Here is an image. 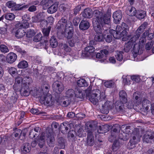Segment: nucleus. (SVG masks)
Returning a JSON list of instances; mask_svg holds the SVG:
<instances>
[{"label": "nucleus", "mask_w": 154, "mask_h": 154, "mask_svg": "<svg viewBox=\"0 0 154 154\" xmlns=\"http://www.w3.org/2000/svg\"><path fill=\"white\" fill-rule=\"evenodd\" d=\"M97 123L95 121H90L86 124V129L88 132L87 139V145L89 146H93L94 143V141L92 132L97 127Z\"/></svg>", "instance_id": "f257e3e1"}, {"label": "nucleus", "mask_w": 154, "mask_h": 154, "mask_svg": "<svg viewBox=\"0 0 154 154\" xmlns=\"http://www.w3.org/2000/svg\"><path fill=\"white\" fill-rule=\"evenodd\" d=\"M92 13L95 19V21L106 23L109 21H111V13L109 11L103 14L102 12L99 10H96L94 11Z\"/></svg>", "instance_id": "f03ea898"}, {"label": "nucleus", "mask_w": 154, "mask_h": 154, "mask_svg": "<svg viewBox=\"0 0 154 154\" xmlns=\"http://www.w3.org/2000/svg\"><path fill=\"white\" fill-rule=\"evenodd\" d=\"M128 37L130 38V39L127 43H125L124 49V51L126 52H129L132 48L133 50L135 51V46L136 44V42L138 39L133 35H130Z\"/></svg>", "instance_id": "7ed1b4c3"}, {"label": "nucleus", "mask_w": 154, "mask_h": 154, "mask_svg": "<svg viewBox=\"0 0 154 154\" xmlns=\"http://www.w3.org/2000/svg\"><path fill=\"white\" fill-rule=\"evenodd\" d=\"M122 26L123 27L124 29L122 31V32H117L113 29H111L110 30L109 32L112 34L114 38L119 39L120 38L123 36L127 35L128 33L127 31L128 30V26L124 23H122Z\"/></svg>", "instance_id": "20e7f679"}, {"label": "nucleus", "mask_w": 154, "mask_h": 154, "mask_svg": "<svg viewBox=\"0 0 154 154\" xmlns=\"http://www.w3.org/2000/svg\"><path fill=\"white\" fill-rule=\"evenodd\" d=\"M111 21H109L108 23H100L99 22L95 21L93 23V28L96 33H102L103 30L106 31L107 30L105 29L104 26L106 24L109 25Z\"/></svg>", "instance_id": "39448f33"}, {"label": "nucleus", "mask_w": 154, "mask_h": 154, "mask_svg": "<svg viewBox=\"0 0 154 154\" xmlns=\"http://www.w3.org/2000/svg\"><path fill=\"white\" fill-rule=\"evenodd\" d=\"M100 93V91L98 89H93L90 94L88 95L89 100L94 104H96L99 101L98 95Z\"/></svg>", "instance_id": "423d86ee"}, {"label": "nucleus", "mask_w": 154, "mask_h": 154, "mask_svg": "<svg viewBox=\"0 0 154 154\" xmlns=\"http://www.w3.org/2000/svg\"><path fill=\"white\" fill-rule=\"evenodd\" d=\"M46 136L47 137L46 140L48 145L49 146H52L54 143L55 139L53 135V131L50 128L47 130Z\"/></svg>", "instance_id": "0eeeda50"}, {"label": "nucleus", "mask_w": 154, "mask_h": 154, "mask_svg": "<svg viewBox=\"0 0 154 154\" xmlns=\"http://www.w3.org/2000/svg\"><path fill=\"white\" fill-rule=\"evenodd\" d=\"M73 25L71 23H67L66 25L65 29V36L67 39H70L72 38L73 34Z\"/></svg>", "instance_id": "6e6552de"}, {"label": "nucleus", "mask_w": 154, "mask_h": 154, "mask_svg": "<svg viewBox=\"0 0 154 154\" xmlns=\"http://www.w3.org/2000/svg\"><path fill=\"white\" fill-rule=\"evenodd\" d=\"M143 140L144 142L151 143L154 140V131H146L143 137Z\"/></svg>", "instance_id": "1a4fd4ad"}, {"label": "nucleus", "mask_w": 154, "mask_h": 154, "mask_svg": "<svg viewBox=\"0 0 154 154\" xmlns=\"http://www.w3.org/2000/svg\"><path fill=\"white\" fill-rule=\"evenodd\" d=\"M95 51L94 47L93 46L89 45L85 48V51H82L81 54V57L84 58L88 57Z\"/></svg>", "instance_id": "9d476101"}, {"label": "nucleus", "mask_w": 154, "mask_h": 154, "mask_svg": "<svg viewBox=\"0 0 154 154\" xmlns=\"http://www.w3.org/2000/svg\"><path fill=\"white\" fill-rule=\"evenodd\" d=\"M52 96L51 94H48L43 97L42 96L40 99V101L42 103H44L47 106H50L52 104Z\"/></svg>", "instance_id": "9b49d317"}, {"label": "nucleus", "mask_w": 154, "mask_h": 154, "mask_svg": "<svg viewBox=\"0 0 154 154\" xmlns=\"http://www.w3.org/2000/svg\"><path fill=\"white\" fill-rule=\"evenodd\" d=\"M53 89L57 94H60L63 90L64 87L63 84L59 81H56L52 84Z\"/></svg>", "instance_id": "f8f14e48"}, {"label": "nucleus", "mask_w": 154, "mask_h": 154, "mask_svg": "<svg viewBox=\"0 0 154 154\" xmlns=\"http://www.w3.org/2000/svg\"><path fill=\"white\" fill-rule=\"evenodd\" d=\"M147 25L148 23L147 22L143 23L136 30L135 32L133 35L136 37V38H139L140 35L143 32L144 29L147 27Z\"/></svg>", "instance_id": "ddd939ff"}, {"label": "nucleus", "mask_w": 154, "mask_h": 154, "mask_svg": "<svg viewBox=\"0 0 154 154\" xmlns=\"http://www.w3.org/2000/svg\"><path fill=\"white\" fill-rule=\"evenodd\" d=\"M114 22L116 24L119 23L122 17V13L121 11L118 10L113 14Z\"/></svg>", "instance_id": "4468645a"}, {"label": "nucleus", "mask_w": 154, "mask_h": 154, "mask_svg": "<svg viewBox=\"0 0 154 154\" xmlns=\"http://www.w3.org/2000/svg\"><path fill=\"white\" fill-rule=\"evenodd\" d=\"M125 103L119 100L116 102L115 105L117 111L119 112H125V108L124 106V104Z\"/></svg>", "instance_id": "2eb2a0df"}, {"label": "nucleus", "mask_w": 154, "mask_h": 154, "mask_svg": "<svg viewBox=\"0 0 154 154\" xmlns=\"http://www.w3.org/2000/svg\"><path fill=\"white\" fill-rule=\"evenodd\" d=\"M92 13V9L88 8L84 10L81 13V14L83 17L87 19H90L93 17Z\"/></svg>", "instance_id": "dca6fc26"}, {"label": "nucleus", "mask_w": 154, "mask_h": 154, "mask_svg": "<svg viewBox=\"0 0 154 154\" xmlns=\"http://www.w3.org/2000/svg\"><path fill=\"white\" fill-rule=\"evenodd\" d=\"M20 92L21 95L22 96H28L30 94V90L29 86H24V85H21Z\"/></svg>", "instance_id": "f3484780"}, {"label": "nucleus", "mask_w": 154, "mask_h": 154, "mask_svg": "<svg viewBox=\"0 0 154 154\" xmlns=\"http://www.w3.org/2000/svg\"><path fill=\"white\" fill-rule=\"evenodd\" d=\"M17 55L13 52H11L7 56L6 60L9 63H12L14 62L17 58Z\"/></svg>", "instance_id": "a211bd4d"}, {"label": "nucleus", "mask_w": 154, "mask_h": 154, "mask_svg": "<svg viewBox=\"0 0 154 154\" xmlns=\"http://www.w3.org/2000/svg\"><path fill=\"white\" fill-rule=\"evenodd\" d=\"M41 129L39 127H36L34 129L29 131V137L30 138L33 139L35 137V136L38 135V133L40 131Z\"/></svg>", "instance_id": "6ab92c4d"}, {"label": "nucleus", "mask_w": 154, "mask_h": 154, "mask_svg": "<svg viewBox=\"0 0 154 154\" xmlns=\"http://www.w3.org/2000/svg\"><path fill=\"white\" fill-rule=\"evenodd\" d=\"M109 52L106 49H103L100 51V53H97L96 55L97 58H103V60L106 59L107 55L108 54Z\"/></svg>", "instance_id": "aec40b11"}, {"label": "nucleus", "mask_w": 154, "mask_h": 154, "mask_svg": "<svg viewBox=\"0 0 154 154\" xmlns=\"http://www.w3.org/2000/svg\"><path fill=\"white\" fill-rule=\"evenodd\" d=\"M119 100L124 103H126L127 102V94L124 90H121L119 93Z\"/></svg>", "instance_id": "412c9836"}, {"label": "nucleus", "mask_w": 154, "mask_h": 154, "mask_svg": "<svg viewBox=\"0 0 154 154\" xmlns=\"http://www.w3.org/2000/svg\"><path fill=\"white\" fill-rule=\"evenodd\" d=\"M89 26V23L88 21L85 20H82L79 25V29L82 31L87 30Z\"/></svg>", "instance_id": "4be33fe9"}, {"label": "nucleus", "mask_w": 154, "mask_h": 154, "mask_svg": "<svg viewBox=\"0 0 154 154\" xmlns=\"http://www.w3.org/2000/svg\"><path fill=\"white\" fill-rule=\"evenodd\" d=\"M66 96L69 98V99L72 101H75L74 98H75V93L74 91L72 89H69L66 92Z\"/></svg>", "instance_id": "5701e85b"}, {"label": "nucleus", "mask_w": 154, "mask_h": 154, "mask_svg": "<svg viewBox=\"0 0 154 154\" xmlns=\"http://www.w3.org/2000/svg\"><path fill=\"white\" fill-rule=\"evenodd\" d=\"M127 13L131 16H135L137 11L134 7L131 6H128L127 8Z\"/></svg>", "instance_id": "b1692460"}, {"label": "nucleus", "mask_w": 154, "mask_h": 154, "mask_svg": "<svg viewBox=\"0 0 154 154\" xmlns=\"http://www.w3.org/2000/svg\"><path fill=\"white\" fill-rule=\"evenodd\" d=\"M142 103L143 108L145 109L146 111L148 110L149 107L151 106L152 105L150 102L146 99H144Z\"/></svg>", "instance_id": "393cba45"}, {"label": "nucleus", "mask_w": 154, "mask_h": 154, "mask_svg": "<svg viewBox=\"0 0 154 154\" xmlns=\"http://www.w3.org/2000/svg\"><path fill=\"white\" fill-rule=\"evenodd\" d=\"M16 31L15 33V36L17 38H21L23 37L25 34L24 30L20 27Z\"/></svg>", "instance_id": "a878e982"}, {"label": "nucleus", "mask_w": 154, "mask_h": 154, "mask_svg": "<svg viewBox=\"0 0 154 154\" xmlns=\"http://www.w3.org/2000/svg\"><path fill=\"white\" fill-rule=\"evenodd\" d=\"M146 15V12L145 11L140 10H138L135 16L138 19L141 20L144 18Z\"/></svg>", "instance_id": "bb28decb"}, {"label": "nucleus", "mask_w": 154, "mask_h": 154, "mask_svg": "<svg viewBox=\"0 0 154 154\" xmlns=\"http://www.w3.org/2000/svg\"><path fill=\"white\" fill-rule=\"evenodd\" d=\"M30 146V144L27 143L24 144L21 149L22 152L24 153L29 152L31 150Z\"/></svg>", "instance_id": "cd10ccee"}, {"label": "nucleus", "mask_w": 154, "mask_h": 154, "mask_svg": "<svg viewBox=\"0 0 154 154\" xmlns=\"http://www.w3.org/2000/svg\"><path fill=\"white\" fill-rule=\"evenodd\" d=\"M65 140L63 137H60L57 140V145L60 149H64L65 148Z\"/></svg>", "instance_id": "c85d7f7f"}, {"label": "nucleus", "mask_w": 154, "mask_h": 154, "mask_svg": "<svg viewBox=\"0 0 154 154\" xmlns=\"http://www.w3.org/2000/svg\"><path fill=\"white\" fill-rule=\"evenodd\" d=\"M37 143L40 148L43 147L45 144V136H40L37 140Z\"/></svg>", "instance_id": "c756f323"}, {"label": "nucleus", "mask_w": 154, "mask_h": 154, "mask_svg": "<svg viewBox=\"0 0 154 154\" xmlns=\"http://www.w3.org/2000/svg\"><path fill=\"white\" fill-rule=\"evenodd\" d=\"M138 134H134V136H133L132 138L130 140L129 142L132 145H134L139 142L140 138Z\"/></svg>", "instance_id": "7c9ffc66"}, {"label": "nucleus", "mask_w": 154, "mask_h": 154, "mask_svg": "<svg viewBox=\"0 0 154 154\" xmlns=\"http://www.w3.org/2000/svg\"><path fill=\"white\" fill-rule=\"evenodd\" d=\"M32 82L31 78L29 76H26L23 78V84L21 85H24V86L29 85Z\"/></svg>", "instance_id": "2f4dec72"}, {"label": "nucleus", "mask_w": 154, "mask_h": 154, "mask_svg": "<svg viewBox=\"0 0 154 154\" xmlns=\"http://www.w3.org/2000/svg\"><path fill=\"white\" fill-rule=\"evenodd\" d=\"M85 37V35L83 33L78 32L77 33V35H76L75 37H74V38L77 41V43H79L83 41Z\"/></svg>", "instance_id": "473e14b6"}, {"label": "nucleus", "mask_w": 154, "mask_h": 154, "mask_svg": "<svg viewBox=\"0 0 154 154\" xmlns=\"http://www.w3.org/2000/svg\"><path fill=\"white\" fill-rule=\"evenodd\" d=\"M50 43L51 46L53 48H56L57 45V40L55 36H52L50 40Z\"/></svg>", "instance_id": "72a5a7b5"}, {"label": "nucleus", "mask_w": 154, "mask_h": 154, "mask_svg": "<svg viewBox=\"0 0 154 154\" xmlns=\"http://www.w3.org/2000/svg\"><path fill=\"white\" fill-rule=\"evenodd\" d=\"M51 0H42L41 4L43 9L45 10L48 8L51 5Z\"/></svg>", "instance_id": "f704fd0d"}, {"label": "nucleus", "mask_w": 154, "mask_h": 154, "mask_svg": "<svg viewBox=\"0 0 154 154\" xmlns=\"http://www.w3.org/2000/svg\"><path fill=\"white\" fill-rule=\"evenodd\" d=\"M57 9V7L55 4H53L48 8L47 12L48 13L52 14L55 13Z\"/></svg>", "instance_id": "c9c22d12"}, {"label": "nucleus", "mask_w": 154, "mask_h": 154, "mask_svg": "<svg viewBox=\"0 0 154 154\" xmlns=\"http://www.w3.org/2000/svg\"><path fill=\"white\" fill-rule=\"evenodd\" d=\"M122 51H117L116 52L115 54V57L116 59L119 61H121L123 59V55L122 54H123Z\"/></svg>", "instance_id": "e433bc0d"}, {"label": "nucleus", "mask_w": 154, "mask_h": 154, "mask_svg": "<svg viewBox=\"0 0 154 154\" xmlns=\"http://www.w3.org/2000/svg\"><path fill=\"white\" fill-rule=\"evenodd\" d=\"M103 36L102 33H96L94 40L97 42H101L103 41Z\"/></svg>", "instance_id": "4c0bfd02"}, {"label": "nucleus", "mask_w": 154, "mask_h": 154, "mask_svg": "<svg viewBox=\"0 0 154 154\" xmlns=\"http://www.w3.org/2000/svg\"><path fill=\"white\" fill-rule=\"evenodd\" d=\"M28 64L27 62L25 60H22L17 65L18 67L19 68L25 69L27 67Z\"/></svg>", "instance_id": "58836bf2"}, {"label": "nucleus", "mask_w": 154, "mask_h": 154, "mask_svg": "<svg viewBox=\"0 0 154 154\" xmlns=\"http://www.w3.org/2000/svg\"><path fill=\"white\" fill-rule=\"evenodd\" d=\"M77 83L78 86L80 87L86 86L88 85V84L83 79L78 80L77 82Z\"/></svg>", "instance_id": "ea45409f"}, {"label": "nucleus", "mask_w": 154, "mask_h": 154, "mask_svg": "<svg viewBox=\"0 0 154 154\" xmlns=\"http://www.w3.org/2000/svg\"><path fill=\"white\" fill-rule=\"evenodd\" d=\"M5 18L8 20H12L15 17V16L12 13H8L4 15Z\"/></svg>", "instance_id": "a19ab883"}, {"label": "nucleus", "mask_w": 154, "mask_h": 154, "mask_svg": "<svg viewBox=\"0 0 154 154\" xmlns=\"http://www.w3.org/2000/svg\"><path fill=\"white\" fill-rule=\"evenodd\" d=\"M29 7L28 5H23L21 4H18L16 5V9L17 10H25L26 8H28Z\"/></svg>", "instance_id": "79ce46f5"}, {"label": "nucleus", "mask_w": 154, "mask_h": 154, "mask_svg": "<svg viewBox=\"0 0 154 154\" xmlns=\"http://www.w3.org/2000/svg\"><path fill=\"white\" fill-rule=\"evenodd\" d=\"M71 124H69L67 122H63L62 124V125L61 126V128L62 129H65L66 132L68 131L69 129L70 128V125Z\"/></svg>", "instance_id": "37998d69"}, {"label": "nucleus", "mask_w": 154, "mask_h": 154, "mask_svg": "<svg viewBox=\"0 0 154 154\" xmlns=\"http://www.w3.org/2000/svg\"><path fill=\"white\" fill-rule=\"evenodd\" d=\"M50 86L48 84H44L42 87V90L43 93L46 94L49 90Z\"/></svg>", "instance_id": "c03bdc74"}, {"label": "nucleus", "mask_w": 154, "mask_h": 154, "mask_svg": "<svg viewBox=\"0 0 154 154\" xmlns=\"http://www.w3.org/2000/svg\"><path fill=\"white\" fill-rule=\"evenodd\" d=\"M51 29V27L49 26L48 28H44L42 29V32L45 36L48 37L49 36Z\"/></svg>", "instance_id": "a18cd8bd"}, {"label": "nucleus", "mask_w": 154, "mask_h": 154, "mask_svg": "<svg viewBox=\"0 0 154 154\" xmlns=\"http://www.w3.org/2000/svg\"><path fill=\"white\" fill-rule=\"evenodd\" d=\"M13 130L14 131V135L15 137H19L22 134H21L22 131L20 129L15 128H14Z\"/></svg>", "instance_id": "49530a36"}, {"label": "nucleus", "mask_w": 154, "mask_h": 154, "mask_svg": "<svg viewBox=\"0 0 154 154\" xmlns=\"http://www.w3.org/2000/svg\"><path fill=\"white\" fill-rule=\"evenodd\" d=\"M119 142L116 140H115L113 143V144L112 149L113 152H112H112H115V151H116V150H117L119 146Z\"/></svg>", "instance_id": "de8ad7c7"}, {"label": "nucleus", "mask_w": 154, "mask_h": 154, "mask_svg": "<svg viewBox=\"0 0 154 154\" xmlns=\"http://www.w3.org/2000/svg\"><path fill=\"white\" fill-rule=\"evenodd\" d=\"M0 50L4 54L8 52L9 51L8 47L3 44L0 45Z\"/></svg>", "instance_id": "09e8293b"}, {"label": "nucleus", "mask_w": 154, "mask_h": 154, "mask_svg": "<svg viewBox=\"0 0 154 154\" xmlns=\"http://www.w3.org/2000/svg\"><path fill=\"white\" fill-rule=\"evenodd\" d=\"M67 19L65 17H63L61 18V19L57 23V26L59 27V26H61V25L60 24H61V23H63V24L65 25V26L66 25L67 23H71L70 22L67 23Z\"/></svg>", "instance_id": "8fccbe9b"}, {"label": "nucleus", "mask_w": 154, "mask_h": 154, "mask_svg": "<svg viewBox=\"0 0 154 154\" xmlns=\"http://www.w3.org/2000/svg\"><path fill=\"white\" fill-rule=\"evenodd\" d=\"M35 34V32L33 29H29L27 31L26 36L28 38L32 37Z\"/></svg>", "instance_id": "3c124183"}, {"label": "nucleus", "mask_w": 154, "mask_h": 154, "mask_svg": "<svg viewBox=\"0 0 154 154\" xmlns=\"http://www.w3.org/2000/svg\"><path fill=\"white\" fill-rule=\"evenodd\" d=\"M82 8V6L81 5H79L73 9V14L76 15L77 14H79L80 11Z\"/></svg>", "instance_id": "603ef678"}, {"label": "nucleus", "mask_w": 154, "mask_h": 154, "mask_svg": "<svg viewBox=\"0 0 154 154\" xmlns=\"http://www.w3.org/2000/svg\"><path fill=\"white\" fill-rule=\"evenodd\" d=\"M112 34L110 32V33L107 34L106 36L105 35V36H103V38L105 39L106 41L107 42L109 43L112 40Z\"/></svg>", "instance_id": "864d4df0"}, {"label": "nucleus", "mask_w": 154, "mask_h": 154, "mask_svg": "<svg viewBox=\"0 0 154 154\" xmlns=\"http://www.w3.org/2000/svg\"><path fill=\"white\" fill-rule=\"evenodd\" d=\"M71 102H72V100L69 99L66 100H63L62 102L61 103L60 105L63 107H66L69 105Z\"/></svg>", "instance_id": "5fc2aeb1"}, {"label": "nucleus", "mask_w": 154, "mask_h": 154, "mask_svg": "<svg viewBox=\"0 0 154 154\" xmlns=\"http://www.w3.org/2000/svg\"><path fill=\"white\" fill-rule=\"evenodd\" d=\"M55 100L58 104L61 105V103L62 102L63 99L62 97H60L58 94H57L55 96Z\"/></svg>", "instance_id": "6e6d98bb"}, {"label": "nucleus", "mask_w": 154, "mask_h": 154, "mask_svg": "<svg viewBox=\"0 0 154 154\" xmlns=\"http://www.w3.org/2000/svg\"><path fill=\"white\" fill-rule=\"evenodd\" d=\"M99 129L100 131H102V132H99L100 133H105L108 131V128H107V126L106 125L99 126Z\"/></svg>", "instance_id": "4d7b16f0"}, {"label": "nucleus", "mask_w": 154, "mask_h": 154, "mask_svg": "<svg viewBox=\"0 0 154 154\" xmlns=\"http://www.w3.org/2000/svg\"><path fill=\"white\" fill-rule=\"evenodd\" d=\"M75 133V131L74 130H72L69 132L68 136L69 138H70L72 141L75 140V136L74 135V134Z\"/></svg>", "instance_id": "13d9d810"}, {"label": "nucleus", "mask_w": 154, "mask_h": 154, "mask_svg": "<svg viewBox=\"0 0 154 154\" xmlns=\"http://www.w3.org/2000/svg\"><path fill=\"white\" fill-rule=\"evenodd\" d=\"M109 109L107 108L106 106L103 105L102 108L100 109V111L102 113L107 114L109 112Z\"/></svg>", "instance_id": "bf43d9fd"}, {"label": "nucleus", "mask_w": 154, "mask_h": 154, "mask_svg": "<svg viewBox=\"0 0 154 154\" xmlns=\"http://www.w3.org/2000/svg\"><path fill=\"white\" fill-rule=\"evenodd\" d=\"M68 41V42L69 45L71 47H73L75 45V43H77V41L74 37L71 38Z\"/></svg>", "instance_id": "052dcab7"}, {"label": "nucleus", "mask_w": 154, "mask_h": 154, "mask_svg": "<svg viewBox=\"0 0 154 154\" xmlns=\"http://www.w3.org/2000/svg\"><path fill=\"white\" fill-rule=\"evenodd\" d=\"M42 37V34L41 33H39L36 35L34 37L33 40L35 42H38L40 41Z\"/></svg>", "instance_id": "680f3d73"}, {"label": "nucleus", "mask_w": 154, "mask_h": 154, "mask_svg": "<svg viewBox=\"0 0 154 154\" xmlns=\"http://www.w3.org/2000/svg\"><path fill=\"white\" fill-rule=\"evenodd\" d=\"M114 84V83L112 80L108 81H106L104 83V85L107 88H111Z\"/></svg>", "instance_id": "e2e57ef3"}, {"label": "nucleus", "mask_w": 154, "mask_h": 154, "mask_svg": "<svg viewBox=\"0 0 154 154\" xmlns=\"http://www.w3.org/2000/svg\"><path fill=\"white\" fill-rule=\"evenodd\" d=\"M29 25V24L28 23L25 22V23H23V24H21V23H18L17 25H16L17 26L16 27H17V26H18V27H20L22 29L26 28L28 27Z\"/></svg>", "instance_id": "0e129e2a"}, {"label": "nucleus", "mask_w": 154, "mask_h": 154, "mask_svg": "<svg viewBox=\"0 0 154 154\" xmlns=\"http://www.w3.org/2000/svg\"><path fill=\"white\" fill-rule=\"evenodd\" d=\"M98 98L99 99V101L105 100L106 99V96L105 93L103 92H101L100 94L98 95Z\"/></svg>", "instance_id": "69168bd1"}, {"label": "nucleus", "mask_w": 154, "mask_h": 154, "mask_svg": "<svg viewBox=\"0 0 154 154\" xmlns=\"http://www.w3.org/2000/svg\"><path fill=\"white\" fill-rule=\"evenodd\" d=\"M61 47L66 52L70 51L71 50L70 48L69 47L68 45L65 43H62Z\"/></svg>", "instance_id": "338daca9"}, {"label": "nucleus", "mask_w": 154, "mask_h": 154, "mask_svg": "<svg viewBox=\"0 0 154 154\" xmlns=\"http://www.w3.org/2000/svg\"><path fill=\"white\" fill-rule=\"evenodd\" d=\"M14 49L17 52H18L22 54H24L26 53V52L24 50H23L19 46H16L14 47Z\"/></svg>", "instance_id": "774afa93"}]
</instances>
